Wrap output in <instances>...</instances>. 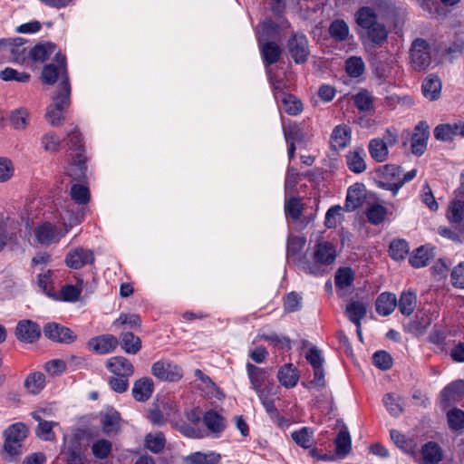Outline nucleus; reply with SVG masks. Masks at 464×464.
<instances>
[{"mask_svg": "<svg viewBox=\"0 0 464 464\" xmlns=\"http://www.w3.org/2000/svg\"><path fill=\"white\" fill-rule=\"evenodd\" d=\"M417 304V296L413 291H403L397 301V305L400 312L405 315L410 316L415 310Z\"/></svg>", "mask_w": 464, "mask_h": 464, "instance_id": "33", "label": "nucleus"}, {"mask_svg": "<svg viewBox=\"0 0 464 464\" xmlns=\"http://www.w3.org/2000/svg\"><path fill=\"white\" fill-rule=\"evenodd\" d=\"M369 152L371 157L377 162H383L388 159V147L381 140V138H375L369 142Z\"/></svg>", "mask_w": 464, "mask_h": 464, "instance_id": "37", "label": "nucleus"}, {"mask_svg": "<svg viewBox=\"0 0 464 464\" xmlns=\"http://www.w3.org/2000/svg\"><path fill=\"white\" fill-rule=\"evenodd\" d=\"M121 348L130 354H136L141 349L140 339L130 332L122 333Z\"/></svg>", "mask_w": 464, "mask_h": 464, "instance_id": "39", "label": "nucleus"}, {"mask_svg": "<svg viewBox=\"0 0 464 464\" xmlns=\"http://www.w3.org/2000/svg\"><path fill=\"white\" fill-rule=\"evenodd\" d=\"M306 240L304 237L290 236L287 239V258L293 262H300Z\"/></svg>", "mask_w": 464, "mask_h": 464, "instance_id": "24", "label": "nucleus"}, {"mask_svg": "<svg viewBox=\"0 0 464 464\" xmlns=\"http://www.w3.org/2000/svg\"><path fill=\"white\" fill-rule=\"evenodd\" d=\"M429 138V126L424 121H420L411 137V149L412 154L421 156L427 148V140Z\"/></svg>", "mask_w": 464, "mask_h": 464, "instance_id": "12", "label": "nucleus"}, {"mask_svg": "<svg viewBox=\"0 0 464 464\" xmlns=\"http://www.w3.org/2000/svg\"><path fill=\"white\" fill-rule=\"evenodd\" d=\"M373 364L381 370H389L392 366V358L385 351H378L372 355Z\"/></svg>", "mask_w": 464, "mask_h": 464, "instance_id": "59", "label": "nucleus"}, {"mask_svg": "<svg viewBox=\"0 0 464 464\" xmlns=\"http://www.w3.org/2000/svg\"><path fill=\"white\" fill-rule=\"evenodd\" d=\"M302 307V297L295 292H291L286 295L284 304V309L287 313L299 311Z\"/></svg>", "mask_w": 464, "mask_h": 464, "instance_id": "61", "label": "nucleus"}, {"mask_svg": "<svg viewBox=\"0 0 464 464\" xmlns=\"http://www.w3.org/2000/svg\"><path fill=\"white\" fill-rule=\"evenodd\" d=\"M364 151L362 149L349 151L346 155V164L353 173H362L366 169L364 160Z\"/></svg>", "mask_w": 464, "mask_h": 464, "instance_id": "34", "label": "nucleus"}, {"mask_svg": "<svg viewBox=\"0 0 464 464\" xmlns=\"http://www.w3.org/2000/svg\"><path fill=\"white\" fill-rule=\"evenodd\" d=\"M27 432L26 426L20 422L13 424L5 430V450L10 456L21 454V443L27 437Z\"/></svg>", "mask_w": 464, "mask_h": 464, "instance_id": "6", "label": "nucleus"}, {"mask_svg": "<svg viewBox=\"0 0 464 464\" xmlns=\"http://www.w3.org/2000/svg\"><path fill=\"white\" fill-rule=\"evenodd\" d=\"M336 454L341 457H345L349 454L352 449V440L350 433L345 426L339 431L336 439L334 440Z\"/></svg>", "mask_w": 464, "mask_h": 464, "instance_id": "35", "label": "nucleus"}, {"mask_svg": "<svg viewBox=\"0 0 464 464\" xmlns=\"http://www.w3.org/2000/svg\"><path fill=\"white\" fill-rule=\"evenodd\" d=\"M204 422L213 433H219L225 429L224 418L214 411H208L205 413Z\"/></svg>", "mask_w": 464, "mask_h": 464, "instance_id": "40", "label": "nucleus"}, {"mask_svg": "<svg viewBox=\"0 0 464 464\" xmlns=\"http://www.w3.org/2000/svg\"><path fill=\"white\" fill-rule=\"evenodd\" d=\"M362 192L360 188L351 187L348 189L345 208L347 211H353L358 208L362 203Z\"/></svg>", "mask_w": 464, "mask_h": 464, "instance_id": "50", "label": "nucleus"}, {"mask_svg": "<svg viewBox=\"0 0 464 464\" xmlns=\"http://www.w3.org/2000/svg\"><path fill=\"white\" fill-rule=\"evenodd\" d=\"M246 371L252 388L256 391V392H262V386L268 377L266 370L247 362Z\"/></svg>", "mask_w": 464, "mask_h": 464, "instance_id": "26", "label": "nucleus"}, {"mask_svg": "<svg viewBox=\"0 0 464 464\" xmlns=\"http://www.w3.org/2000/svg\"><path fill=\"white\" fill-rule=\"evenodd\" d=\"M410 250L409 244L404 239H394L390 244L389 253L392 259L403 260Z\"/></svg>", "mask_w": 464, "mask_h": 464, "instance_id": "43", "label": "nucleus"}, {"mask_svg": "<svg viewBox=\"0 0 464 464\" xmlns=\"http://www.w3.org/2000/svg\"><path fill=\"white\" fill-rule=\"evenodd\" d=\"M44 411H37L32 412V417L38 421V426L35 430L36 436L45 441H53L55 439V433L53 432V427L57 426L58 423L55 421H47L43 419Z\"/></svg>", "mask_w": 464, "mask_h": 464, "instance_id": "16", "label": "nucleus"}, {"mask_svg": "<svg viewBox=\"0 0 464 464\" xmlns=\"http://www.w3.org/2000/svg\"><path fill=\"white\" fill-rule=\"evenodd\" d=\"M262 57L266 65H271L278 62L282 50L275 42H264L263 35L258 39Z\"/></svg>", "mask_w": 464, "mask_h": 464, "instance_id": "19", "label": "nucleus"}, {"mask_svg": "<svg viewBox=\"0 0 464 464\" xmlns=\"http://www.w3.org/2000/svg\"><path fill=\"white\" fill-rule=\"evenodd\" d=\"M121 414L114 411H107L101 419L102 430L105 434H111L112 432H118L121 429Z\"/></svg>", "mask_w": 464, "mask_h": 464, "instance_id": "31", "label": "nucleus"}, {"mask_svg": "<svg viewBox=\"0 0 464 464\" xmlns=\"http://www.w3.org/2000/svg\"><path fill=\"white\" fill-rule=\"evenodd\" d=\"M112 444L110 440L101 439L92 445V452L96 459H105L111 454Z\"/></svg>", "mask_w": 464, "mask_h": 464, "instance_id": "49", "label": "nucleus"}, {"mask_svg": "<svg viewBox=\"0 0 464 464\" xmlns=\"http://www.w3.org/2000/svg\"><path fill=\"white\" fill-rule=\"evenodd\" d=\"M345 71L350 77H360L365 71V63L361 57H349L345 61Z\"/></svg>", "mask_w": 464, "mask_h": 464, "instance_id": "44", "label": "nucleus"}, {"mask_svg": "<svg viewBox=\"0 0 464 464\" xmlns=\"http://www.w3.org/2000/svg\"><path fill=\"white\" fill-rule=\"evenodd\" d=\"M42 144L45 151L53 153L59 150L61 140L55 132L49 131L43 136Z\"/></svg>", "mask_w": 464, "mask_h": 464, "instance_id": "56", "label": "nucleus"}, {"mask_svg": "<svg viewBox=\"0 0 464 464\" xmlns=\"http://www.w3.org/2000/svg\"><path fill=\"white\" fill-rule=\"evenodd\" d=\"M331 37L336 42H344L349 36V26L342 19L333 21L329 27Z\"/></svg>", "mask_w": 464, "mask_h": 464, "instance_id": "38", "label": "nucleus"}, {"mask_svg": "<svg viewBox=\"0 0 464 464\" xmlns=\"http://www.w3.org/2000/svg\"><path fill=\"white\" fill-rule=\"evenodd\" d=\"M71 85L67 77L58 85L52 103L46 108L45 118L53 126H61L65 121V113L71 104Z\"/></svg>", "mask_w": 464, "mask_h": 464, "instance_id": "1", "label": "nucleus"}, {"mask_svg": "<svg viewBox=\"0 0 464 464\" xmlns=\"http://www.w3.org/2000/svg\"><path fill=\"white\" fill-rule=\"evenodd\" d=\"M67 146L74 153H82L83 154V145L82 143V137L79 130L74 128L70 133L67 134Z\"/></svg>", "mask_w": 464, "mask_h": 464, "instance_id": "58", "label": "nucleus"}, {"mask_svg": "<svg viewBox=\"0 0 464 464\" xmlns=\"http://www.w3.org/2000/svg\"><path fill=\"white\" fill-rule=\"evenodd\" d=\"M346 314L354 324H359L366 314V307L362 302H351L346 306Z\"/></svg>", "mask_w": 464, "mask_h": 464, "instance_id": "42", "label": "nucleus"}, {"mask_svg": "<svg viewBox=\"0 0 464 464\" xmlns=\"http://www.w3.org/2000/svg\"><path fill=\"white\" fill-rule=\"evenodd\" d=\"M55 51L52 44H40L29 51V56L34 63L45 62Z\"/></svg>", "mask_w": 464, "mask_h": 464, "instance_id": "36", "label": "nucleus"}, {"mask_svg": "<svg viewBox=\"0 0 464 464\" xmlns=\"http://www.w3.org/2000/svg\"><path fill=\"white\" fill-rule=\"evenodd\" d=\"M71 197L78 204L84 205L90 200V193L87 187L74 184L71 188Z\"/></svg>", "mask_w": 464, "mask_h": 464, "instance_id": "57", "label": "nucleus"}, {"mask_svg": "<svg viewBox=\"0 0 464 464\" xmlns=\"http://www.w3.org/2000/svg\"><path fill=\"white\" fill-rule=\"evenodd\" d=\"M82 289L77 285H67L62 287L60 294L65 302H76L81 295Z\"/></svg>", "mask_w": 464, "mask_h": 464, "instance_id": "62", "label": "nucleus"}, {"mask_svg": "<svg viewBox=\"0 0 464 464\" xmlns=\"http://www.w3.org/2000/svg\"><path fill=\"white\" fill-rule=\"evenodd\" d=\"M221 456L219 453L210 451L208 453L194 452L184 458V464H218Z\"/></svg>", "mask_w": 464, "mask_h": 464, "instance_id": "30", "label": "nucleus"}, {"mask_svg": "<svg viewBox=\"0 0 464 464\" xmlns=\"http://www.w3.org/2000/svg\"><path fill=\"white\" fill-rule=\"evenodd\" d=\"M87 450V444L75 435L69 440L64 439V447L61 454L66 464H85Z\"/></svg>", "mask_w": 464, "mask_h": 464, "instance_id": "5", "label": "nucleus"}, {"mask_svg": "<svg viewBox=\"0 0 464 464\" xmlns=\"http://www.w3.org/2000/svg\"><path fill=\"white\" fill-rule=\"evenodd\" d=\"M285 139L287 142H304L307 138L306 132L297 124L289 125L284 128Z\"/></svg>", "mask_w": 464, "mask_h": 464, "instance_id": "45", "label": "nucleus"}, {"mask_svg": "<svg viewBox=\"0 0 464 464\" xmlns=\"http://www.w3.org/2000/svg\"><path fill=\"white\" fill-rule=\"evenodd\" d=\"M457 123L440 124L434 129V137L438 140L449 141L456 136Z\"/></svg>", "mask_w": 464, "mask_h": 464, "instance_id": "51", "label": "nucleus"}, {"mask_svg": "<svg viewBox=\"0 0 464 464\" xmlns=\"http://www.w3.org/2000/svg\"><path fill=\"white\" fill-rule=\"evenodd\" d=\"M45 376L44 373L35 372L27 376L24 386L30 393L37 394L44 387Z\"/></svg>", "mask_w": 464, "mask_h": 464, "instance_id": "41", "label": "nucleus"}, {"mask_svg": "<svg viewBox=\"0 0 464 464\" xmlns=\"http://www.w3.org/2000/svg\"><path fill=\"white\" fill-rule=\"evenodd\" d=\"M277 378L283 386L292 388L299 380L298 371L291 363L285 364L279 369Z\"/></svg>", "mask_w": 464, "mask_h": 464, "instance_id": "28", "label": "nucleus"}, {"mask_svg": "<svg viewBox=\"0 0 464 464\" xmlns=\"http://www.w3.org/2000/svg\"><path fill=\"white\" fill-rule=\"evenodd\" d=\"M359 26L366 30L368 40L374 45L382 46L388 40L386 26L378 21L375 11L368 6L362 7L356 14Z\"/></svg>", "mask_w": 464, "mask_h": 464, "instance_id": "2", "label": "nucleus"}, {"mask_svg": "<svg viewBox=\"0 0 464 464\" xmlns=\"http://www.w3.org/2000/svg\"><path fill=\"white\" fill-rule=\"evenodd\" d=\"M44 334L53 342L65 344L73 343L77 338L70 328L57 323H47L44 326Z\"/></svg>", "mask_w": 464, "mask_h": 464, "instance_id": "10", "label": "nucleus"}, {"mask_svg": "<svg viewBox=\"0 0 464 464\" xmlns=\"http://www.w3.org/2000/svg\"><path fill=\"white\" fill-rule=\"evenodd\" d=\"M67 232L68 228L58 229L51 223L45 222L35 228L34 237L39 244L49 246L59 241Z\"/></svg>", "mask_w": 464, "mask_h": 464, "instance_id": "11", "label": "nucleus"}, {"mask_svg": "<svg viewBox=\"0 0 464 464\" xmlns=\"http://www.w3.org/2000/svg\"><path fill=\"white\" fill-rule=\"evenodd\" d=\"M153 376L163 382H179L183 377L182 369L169 360H160L151 366Z\"/></svg>", "mask_w": 464, "mask_h": 464, "instance_id": "7", "label": "nucleus"}, {"mask_svg": "<svg viewBox=\"0 0 464 464\" xmlns=\"http://www.w3.org/2000/svg\"><path fill=\"white\" fill-rule=\"evenodd\" d=\"M313 430L308 427H304L299 430L294 431L291 435L293 440L299 446L308 449L311 446Z\"/></svg>", "mask_w": 464, "mask_h": 464, "instance_id": "52", "label": "nucleus"}, {"mask_svg": "<svg viewBox=\"0 0 464 464\" xmlns=\"http://www.w3.org/2000/svg\"><path fill=\"white\" fill-rule=\"evenodd\" d=\"M353 280V272L350 267L339 268L334 278L335 285L339 288L350 286Z\"/></svg>", "mask_w": 464, "mask_h": 464, "instance_id": "53", "label": "nucleus"}, {"mask_svg": "<svg viewBox=\"0 0 464 464\" xmlns=\"http://www.w3.org/2000/svg\"><path fill=\"white\" fill-rule=\"evenodd\" d=\"M464 218V201L456 200L451 203L449 211V219L454 223H459Z\"/></svg>", "mask_w": 464, "mask_h": 464, "instance_id": "63", "label": "nucleus"}, {"mask_svg": "<svg viewBox=\"0 0 464 464\" xmlns=\"http://www.w3.org/2000/svg\"><path fill=\"white\" fill-rule=\"evenodd\" d=\"M56 63L46 64L42 72L43 82L47 84H53L58 77H61V82L64 77H68L66 70L65 56L57 53H55Z\"/></svg>", "mask_w": 464, "mask_h": 464, "instance_id": "9", "label": "nucleus"}, {"mask_svg": "<svg viewBox=\"0 0 464 464\" xmlns=\"http://www.w3.org/2000/svg\"><path fill=\"white\" fill-rule=\"evenodd\" d=\"M15 335L22 342L34 343L40 337L41 329L31 320H22L16 325Z\"/></svg>", "mask_w": 464, "mask_h": 464, "instance_id": "13", "label": "nucleus"}, {"mask_svg": "<svg viewBox=\"0 0 464 464\" xmlns=\"http://www.w3.org/2000/svg\"><path fill=\"white\" fill-rule=\"evenodd\" d=\"M434 257L431 248L421 246L418 247L413 255L410 257V264L415 268H420L428 266L430 261Z\"/></svg>", "mask_w": 464, "mask_h": 464, "instance_id": "32", "label": "nucleus"}, {"mask_svg": "<svg viewBox=\"0 0 464 464\" xmlns=\"http://www.w3.org/2000/svg\"><path fill=\"white\" fill-rule=\"evenodd\" d=\"M464 392V381L459 380L447 385L440 393V405L448 408Z\"/></svg>", "mask_w": 464, "mask_h": 464, "instance_id": "22", "label": "nucleus"}, {"mask_svg": "<svg viewBox=\"0 0 464 464\" xmlns=\"http://www.w3.org/2000/svg\"><path fill=\"white\" fill-rule=\"evenodd\" d=\"M72 162L68 167L67 173L75 180H82L86 177V157L84 154H71Z\"/></svg>", "mask_w": 464, "mask_h": 464, "instance_id": "23", "label": "nucleus"}, {"mask_svg": "<svg viewBox=\"0 0 464 464\" xmlns=\"http://www.w3.org/2000/svg\"><path fill=\"white\" fill-rule=\"evenodd\" d=\"M146 447L153 453H160L165 447L166 440L161 432L149 433L145 438Z\"/></svg>", "mask_w": 464, "mask_h": 464, "instance_id": "48", "label": "nucleus"}, {"mask_svg": "<svg viewBox=\"0 0 464 464\" xmlns=\"http://www.w3.org/2000/svg\"><path fill=\"white\" fill-rule=\"evenodd\" d=\"M441 89V80L434 73H430L426 76L421 84L422 94L429 101L438 100L440 96Z\"/></svg>", "mask_w": 464, "mask_h": 464, "instance_id": "17", "label": "nucleus"}, {"mask_svg": "<svg viewBox=\"0 0 464 464\" xmlns=\"http://www.w3.org/2000/svg\"><path fill=\"white\" fill-rule=\"evenodd\" d=\"M353 102L358 110L362 111H368L372 107L373 99L369 92L363 90L354 96Z\"/></svg>", "mask_w": 464, "mask_h": 464, "instance_id": "55", "label": "nucleus"}, {"mask_svg": "<svg viewBox=\"0 0 464 464\" xmlns=\"http://www.w3.org/2000/svg\"><path fill=\"white\" fill-rule=\"evenodd\" d=\"M421 454L425 464H438L443 458L441 448L433 441H429L422 446Z\"/></svg>", "mask_w": 464, "mask_h": 464, "instance_id": "29", "label": "nucleus"}, {"mask_svg": "<svg viewBox=\"0 0 464 464\" xmlns=\"http://www.w3.org/2000/svg\"><path fill=\"white\" fill-rule=\"evenodd\" d=\"M336 258V248L334 244L323 241L315 245L314 249V264H307L305 270L313 275L322 273L321 266L334 264Z\"/></svg>", "mask_w": 464, "mask_h": 464, "instance_id": "3", "label": "nucleus"}, {"mask_svg": "<svg viewBox=\"0 0 464 464\" xmlns=\"http://www.w3.org/2000/svg\"><path fill=\"white\" fill-rule=\"evenodd\" d=\"M376 312L382 316L391 314L397 306L396 295L392 293H382L376 300Z\"/></svg>", "mask_w": 464, "mask_h": 464, "instance_id": "25", "label": "nucleus"}, {"mask_svg": "<svg viewBox=\"0 0 464 464\" xmlns=\"http://www.w3.org/2000/svg\"><path fill=\"white\" fill-rule=\"evenodd\" d=\"M30 114L24 108L14 110L10 114V122L16 130H24L29 124Z\"/></svg>", "mask_w": 464, "mask_h": 464, "instance_id": "46", "label": "nucleus"}, {"mask_svg": "<svg viewBox=\"0 0 464 464\" xmlns=\"http://www.w3.org/2000/svg\"><path fill=\"white\" fill-rule=\"evenodd\" d=\"M30 74L27 72H20L16 70L7 67L0 72V78L3 81H16L18 82H27L30 80Z\"/></svg>", "mask_w": 464, "mask_h": 464, "instance_id": "54", "label": "nucleus"}, {"mask_svg": "<svg viewBox=\"0 0 464 464\" xmlns=\"http://www.w3.org/2000/svg\"><path fill=\"white\" fill-rule=\"evenodd\" d=\"M25 40L17 37L14 39H7V44L5 53L10 55V60L16 63H24L25 61L30 57L29 52L24 47Z\"/></svg>", "mask_w": 464, "mask_h": 464, "instance_id": "14", "label": "nucleus"}, {"mask_svg": "<svg viewBox=\"0 0 464 464\" xmlns=\"http://www.w3.org/2000/svg\"><path fill=\"white\" fill-rule=\"evenodd\" d=\"M93 260V253L91 250L84 249L82 247H77L71 250L65 257L67 266L72 269H79L87 264L92 263Z\"/></svg>", "mask_w": 464, "mask_h": 464, "instance_id": "15", "label": "nucleus"}, {"mask_svg": "<svg viewBox=\"0 0 464 464\" xmlns=\"http://www.w3.org/2000/svg\"><path fill=\"white\" fill-rule=\"evenodd\" d=\"M285 209L289 217H291L295 220H297L302 216L303 205L298 198H292L285 202Z\"/></svg>", "mask_w": 464, "mask_h": 464, "instance_id": "60", "label": "nucleus"}, {"mask_svg": "<svg viewBox=\"0 0 464 464\" xmlns=\"http://www.w3.org/2000/svg\"><path fill=\"white\" fill-rule=\"evenodd\" d=\"M89 347L100 354L112 352L118 345V339L111 334L92 338L88 343Z\"/></svg>", "mask_w": 464, "mask_h": 464, "instance_id": "18", "label": "nucleus"}, {"mask_svg": "<svg viewBox=\"0 0 464 464\" xmlns=\"http://www.w3.org/2000/svg\"><path fill=\"white\" fill-rule=\"evenodd\" d=\"M448 421L451 429L459 430L464 427V411L459 409L448 412Z\"/></svg>", "mask_w": 464, "mask_h": 464, "instance_id": "64", "label": "nucleus"}, {"mask_svg": "<svg viewBox=\"0 0 464 464\" xmlns=\"http://www.w3.org/2000/svg\"><path fill=\"white\" fill-rule=\"evenodd\" d=\"M106 366L108 370L114 375L130 377L134 372V367L132 363L122 356L111 358L108 360Z\"/></svg>", "mask_w": 464, "mask_h": 464, "instance_id": "20", "label": "nucleus"}, {"mask_svg": "<svg viewBox=\"0 0 464 464\" xmlns=\"http://www.w3.org/2000/svg\"><path fill=\"white\" fill-rule=\"evenodd\" d=\"M351 140V130L345 125L336 126L331 135V144L335 150L344 149Z\"/></svg>", "mask_w": 464, "mask_h": 464, "instance_id": "27", "label": "nucleus"}, {"mask_svg": "<svg viewBox=\"0 0 464 464\" xmlns=\"http://www.w3.org/2000/svg\"><path fill=\"white\" fill-rule=\"evenodd\" d=\"M410 63L416 72L426 71L431 64L430 45L423 38H416L410 48Z\"/></svg>", "mask_w": 464, "mask_h": 464, "instance_id": "4", "label": "nucleus"}, {"mask_svg": "<svg viewBox=\"0 0 464 464\" xmlns=\"http://www.w3.org/2000/svg\"><path fill=\"white\" fill-rule=\"evenodd\" d=\"M387 209L380 204L371 205L366 211L368 221L372 225H379L384 221Z\"/></svg>", "mask_w": 464, "mask_h": 464, "instance_id": "47", "label": "nucleus"}, {"mask_svg": "<svg viewBox=\"0 0 464 464\" xmlns=\"http://www.w3.org/2000/svg\"><path fill=\"white\" fill-rule=\"evenodd\" d=\"M287 48L291 57L296 63H305L310 54L308 40L303 34H293L288 40Z\"/></svg>", "mask_w": 464, "mask_h": 464, "instance_id": "8", "label": "nucleus"}, {"mask_svg": "<svg viewBox=\"0 0 464 464\" xmlns=\"http://www.w3.org/2000/svg\"><path fill=\"white\" fill-rule=\"evenodd\" d=\"M154 383L150 378L143 377L137 380L132 387L131 393L137 401H146L152 395Z\"/></svg>", "mask_w": 464, "mask_h": 464, "instance_id": "21", "label": "nucleus"}]
</instances>
